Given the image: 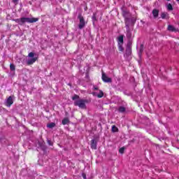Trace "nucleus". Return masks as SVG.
<instances>
[{
  "mask_svg": "<svg viewBox=\"0 0 179 179\" xmlns=\"http://www.w3.org/2000/svg\"><path fill=\"white\" fill-rule=\"evenodd\" d=\"M118 45H122L124 44V35H121L117 38Z\"/></svg>",
  "mask_w": 179,
  "mask_h": 179,
  "instance_id": "obj_8",
  "label": "nucleus"
},
{
  "mask_svg": "<svg viewBox=\"0 0 179 179\" xmlns=\"http://www.w3.org/2000/svg\"><path fill=\"white\" fill-rule=\"evenodd\" d=\"M120 51H124V48H122V45H118Z\"/></svg>",
  "mask_w": 179,
  "mask_h": 179,
  "instance_id": "obj_24",
  "label": "nucleus"
},
{
  "mask_svg": "<svg viewBox=\"0 0 179 179\" xmlns=\"http://www.w3.org/2000/svg\"><path fill=\"white\" fill-rule=\"evenodd\" d=\"M92 20L93 22H96V20H97V18L96 17V14H94L92 16Z\"/></svg>",
  "mask_w": 179,
  "mask_h": 179,
  "instance_id": "obj_22",
  "label": "nucleus"
},
{
  "mask_svg": "<svg viewBox=\"0 0 179 179\" xmlns=\"http://www.w3.org/2000/svg\"><path fill=\"white\" fill-rule=\"evenodd\" d=\"M94 90H97L99 88H97L96 87H94Z\"/></svg>",
  "mask_w": 179,
  "mask_h": 179,
  "instance_id": "obj_29",
  "label": "nucleus"
},
{
  "mask_svg": "<svg viewBox=\"0 0 179 179\" xmlns=\"http://www.w3.org/2000/svg\"><path fill=\"white\" fill-rule=\"evenodd\" d=\"M48 145H50V146H52V141L48 140Z\"/></svg>",
  "mask_w": 179,
  "mask_h": 179,
  "instance_id": "obj_25",
  "label": "nucleus"
},
{
  "mask_svg": "<svg viewBox=\"0 0 179 179\" xmlns=\"http://www.w3.org/2000/svg\"><path fill=\"white\" fill-rule=\"evenodd\" d=\"M29 58H34V52H29L28 55Z\"/></svg>",
  "mask_w": 179,
  "mask_h": 179,
  "instance_id": "obj_20",
  "label": "nucleus"
},
{
  "mask_svg": "<svg viewBox=\"0 0 179 179\" xmlns=\"http://www.w3.org/2000/svg\"><path fill=\"white\" fill-rule=\"evenodd\" d=\"M37 61V57H31L27 60V64L28 65H33L34 62Z\"/></svg>",
  "mask_w": 179,
  "mask_h": 179,
  "instance_id": "obj_7",
  "label": "nucleus"
},
{
  "mask_svg": "<svg viewBox=\"0 0 179 179\" xmlns=\"http://www.w3.org/2000/svg\"><path fill=\"white\" fill-rule=\"evenodd\" d=\"M178 2L179 1V0H176Z\"/></svg>",
  "mask_w": 179,
  "mask_h": 179,
  "instance_id": "obj_30",
  "label": "nucleus"
},
{
  "mask_svg": "<svg viewBox=\"0 0 179 179\" xmlns=\"http://www.w3.org/2000/svg\"><path fill=\"white\" fill-rule=\"evenodd\" d=\"M167 9L168 10H173V6L171 5V3H169L167 5Z\"/></svg>",
  "mask_w": 179,
  "mask_h": 179,
  "instance_id": "obj_18",
  "label": "nucleus"
},
{
  "mask_svg": "<svg viewBox=\"0 0 179 179\" xmlns=\"http://www.w3.org/2000/svg\"><path fill=\"white\" fill-rule=\"evenodd\" d=\"M112 132H118V128L115 125L112 126Z\"/></svg>",
  "mask_w": 179,
  "mask_h": 179,
  "instance_id": "obj_16",
  "label": "nucleus"
},
{
  "mask_svg": "<svg viewBox=\"0 0 179 179\" xmlns=\"http://www.w3.org/2000/svg\"><path fill=\"white\" fill-rule=\"evenodd\" d=\"M79 97V96L78 95H75L74 96H73V100H76V99H78Z\"/></svg>",
  "mask_w": 179,
  "mask_h": 179,
  "instance_id": "obj_26",
  "label": "nucleus"
},
{
  "mask_svg": "<svg viewBox=\"0 0 179 179\" xmlns=\"http://www.w3.org/2000/svg\"><path fill=\"white\" fill-rule=\"evenodd\" d=\"M152 15H153L154 17H157V16H159V10L157 9H154L152 10Z\"/></svg>",
  "mask_w": 179,
  "mask_h": 179,
  "instance_id": "obj_13",
  "label": "nucleus"
},
{
  "mask_svg": "<svg viewBox=\"0 0 179 179\" xmlns=\"http://www.w3.org/2000/svg\"><path fill=\"white\" fill-rule=\"evenodd\" d=\"M86 103H87V99H77L74 101V105L79 108L85 109L86 108Z\"/></svg>",
  "mask_w": 179,
  "mask_h": 179,
  "instance_id": "obj_3",
  "label": "nucleus"
},
{
  "mask_svg": "<svg viewBox=\"0 0 179 179\" xmlns=\"http://www.w3.org/2000/svg\"><path fill=\"white\" fill-rule=\"evenodd\" d=\"M124 150H125V148H121L119 150V152H120V153L122 154V153H124Z\"/></svg>",
  "mask_w": 179,
  "mask_h": 179,
  "instance_id": "obj_23",
  "label": "nucleus"
},
{
  "mask_svg": "<svg viewBox=\"0 0 179 179\" xmlns=\"http://www.w3.org/2000/svg\"><path fill=\"white\" fill-rule=\"evenodd\" d=\"M48 128H50V129L54 128L55 127V123L51 122L47 124Z\"/></svg>",
  "mask_w": 179,
  "mask_h": 179,
  "instance_id": "obj_15",
  "label": "nucleus"
},
{
  "mask_svg": "<svg viewBox=\"0 0 179 179\" xmlns=\"http://www.w3.org/2000/svg\"><path fill=\"white\" fill-rule=\"evenodd\" d=\"M92 94L93 96H96V97H99V99H101V97L104 96V93H103L101 90L99 91V94H97L96 92H93Z\"/></svg>",
  "mask_w": 179,
  "mask_h": 179,
  "instance_id": "obj_9",
  "label": "nucleus"
},
{
  "mask_svg": "<svg viewBox=\"0 0 179 179\" xmlns=\"http://www.w3.org/2000/svg\"><path fill=\"white\" fill-rule=\"evenodd\" d=\"M10 71H15V65H13V64H10Z\"/></svg>",
  "mask_w": 179,
  "mask_h": 179,
  "instance_id": "obj_21",
  "label": "nucleus"
},
{
  "mask_svg": "<svg viewBox=\"0 0 179 179\" xmlns=\"http://www.w3.org/2000/svg\"><path fill=\"white\" fill-rule=\"evenodd\" d=\"M168 16H169V13H162L161 14L162 19H167Z\"/></svg>",
  "mask_w": 179,
  "mask_h": 179,
  "instance_id": "obj_14",
  "label": "nucleus"
},
{
  "mask_svg": "<svg viewBox=\"0 0 179 179\" xmlns=\"http://www.w3.org/2000/svg\"><path fill=\"white\" fill-rule=\"evenodd\" d=\"M62 124H63V125H66L69 124V119L68 117L63 119Z\"/></svg>",
  "mask_w": 179,
  "mask_h": 179,
  "instance_id": "obj_12",
  "label": "nucleus"
},
{
  "mask_svg": "<svg viewBox=\"0 0 179 179\" xmlns=\"http://www.w3.org/2000/svg\"><path fill=\"white\" fill-rule=\"evenodd\" d=\"M102 80H103L105 83H111V78H108L104 73H102Z\"/></svg>",
  "mask_w": 179,
  "mask_h": 179,
  "instance_id": "obj_6",
  "label": "nucleus"
},
{
  "mask_svg": "<svg viewBox=\"0 0 179 179\" xmlns=\"http://www.w3.org/2000/svg\"><path fill=\"white\" fill-rule=\"evenodd\" d=\"M17 1H19V0H13V2L16 3V2H17Z\"/></svg>",
  "mask_w": 179,
  "mask_h": 179,
  "instance_id": "obj_28",
  "label": "nucleus"
},
{
  "mask_svg": "<svg viewBox=\"0 0 179 179\" xmlns=\"http://www.w3.org/2000/svg\"><path fill=\"white\" fill-rule=\"evenodd\" d=\"M82 176L83 179H86V174L83 173Z\"/></svg>",
  "mask_w": 179,
  "mask_h": 179,
  "instance_id": "obj_27",
  "label": "nucleus"
},
{
  "mask_svg": "<svg viewBox=\"0 0 179 179\" xmlns=\"http://www.w3.org/2000/svg\"><path fill=\"white\" fill-rule=\"evenodd\" d=\"M78 19L80 20V23L78 24V28L80 30H82L85 26H86V22L85 21V18H83V16L82 15H78Z\"/></svg>",
  "mask_w": 179,
  "mask_h": 179,
  "instance_id": "obj_4",
  "label": "nucleus"
},
{
  "mask_svg": "<svg viewBox=\"0 0 179 179\" xmlns=\"http://www.w3.org/2000/svg\"><path fill=\"white\" fill-rule=\"evenodd\" d=\"M13 96H10L6 100V106L7 107H10L13 104Z\"/></svg>",
  "mask_w": 179,
  "mask_h": 179,
  "instance_id": "obj_5",
  "label": "nucleus"
},
{
  "mask_svg": "<svg viewBox=\"0 0 179 179\" xmlns=\"http://www.w3.org/2000/svg\"><path fill=\"white\" fill-rule=\"evenodd\" d=\"M125 24L127 29V38H131L132 37V28L130 27L129 18H125Z\"/></svg>",
  "mask_w": 179,
  "mask_h": 179,
  "instance_id": "obj_2",
  "label": "nucleus"
},
{
  "mask_svg": "<svg viewBox=\"0 0 179 179\" xmlns=\"http://www.w3.org/2000/svg\"><path fill=\"white\" fill-rule=\"evenodd\" d=\"M17 23H19L21 26L23 25L24 23H36V22H38V18L36 17H22L20 19L15 20Z\"/></svg>",
  "mask_w": 179,
  "mask_h": 179,
  "instance_id": "obj_1",
  "label": "nucleus"
},
{
  "mask_svg": "<svg viewBox=\"0 0 179 179\" xmlns=\"http://www.w3.org/2000/svg\"><path fill=\"white\" fill-rule=\"evenodd\" d=\"M91 148L92 149H97V145L96 144L95 140H92L91 141Z\"/></svg>",
  "mask_w": 179,
  "mask_h": 179,
  "instance_id": "obj_11",
  "label": "nucleus"
},
{
  "mask_svg": "<svg viewBox=\"0 0 179 179\" xmlns=\"http://www.w3.org/2000/svg\"><path fill=\"white\" fill-rule=\"evenodd\" d=\"M126 55H131V48H127L126 49Z\"/></svg>",
  "mask_w": 179,
  "mask_h": 179,
  "instance_id": "obj_17",
  "label": "nucleus"
},
{
  "mask_svg": "<svg viewBox=\"0 0 179 179\" xmlns=\"http://www.w3.org/2000/svg\"><path fill=\"white\" fill-rule=\"evenodd\" d=\"M124 111H125V108H124V106H120L119 108V112L120 113H124Z\"/></svg>",
  "mask_w": 179,
  "mask_h": 179,
  "instance_id": "obj_19",
  "label": "nucleus"
},
{
  "mask_svg": "<svg viewBox=\"0 0 179 179\" xmlns=\"http://www.w3.org/2000/svg\"><path fill=\"white\" fill-rule=\"evenodd\" d=\"M168 30L169 31H178V29L173 27V25H169L168 26Z\"/></svg>",
  "mask_w": 179,
  "mask_h": 179,
  "instance_id": "obj_10",
  "label": "nucleus"
}]
</instances>
